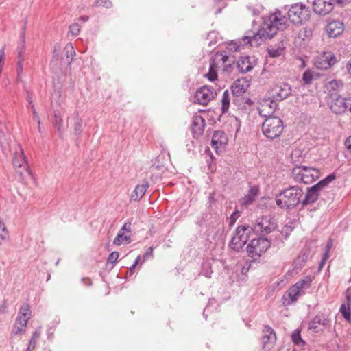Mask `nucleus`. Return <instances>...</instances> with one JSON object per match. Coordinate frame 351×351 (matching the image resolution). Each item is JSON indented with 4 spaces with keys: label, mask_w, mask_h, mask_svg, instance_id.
<instances>
[{
    "label": "nucleus",
    "mask_w": 351,
    "mask_h": 351,
    "mask_svg": "<svg viewBox=\"0 0 351 351\" xmlns=\"http://www.w3.org/2000/svg\"><path fill=\"white\" fill-rule=\"evenodd\" d=\"M291 339L293 342L298 346H303L305 344V341L301 337L300 330L299 329L295 330L292 333Z\"/></svg>",
    "instance_id": "e433bc0d"
},
{
    "label": "nucleus",
    "mask_w": 351,
    "mask_h": 351,
    "mask_svg": "<svg viewBox=\"0 0 351 351\" xmlns=\"http://www.w3.org/2000/svg\"><path fill=\"white\" fill-rule=\"evenodd\" d=\"M240 48V45L237 43L232 42L228 44V49L231 51H239Z\"/></svg>",
    "instance_id": "5fc2aeb1"
},
{
    "label": "nucleus",
    "mask_w": 351,
    "mask_h": 351,
    "mask_svg": "<svg viewBox=\"0 0 351 351\" xmlns=\"http://www.w3.org/2000/svg\"><path fill=\"white\" fill-rule=\"evenodd\" d=\"M119 252H112L110 254V255L108 257V263H110L112 264H114L117 261V260L119 258Z\"/></svg>",
    "instance_id": "a18cd8bd"
},
{
    "label": "nucleus",
    "mask_w": 351,
    "mask_h": 351,
    "mask_svg": "<svg viewBox=\"0 0 351 351\" xmlns=\"http://www.w3.org/2000/svg\"><path fill=\"white\" fill-rule=\"evenodd\" d=\"M258 193V188L257 186H252L249 191V195L254 198Z\"/></svg>",
    "instance_id": "13d9d810"
},
{
    "label": "nucleus",
    "mask_w": 351,
    "mask_h": 351,
    "mask_svg": "<svg viewBox=\"0 0 351 351\" xmlns=\"http://www.w3.org/2000/svg\"><path fill=\"white\" fill-rule=\"evenodd\" d=\"M28 304H23L19 311V315L16 319L13 326L12 333L16 335L25 331L28 320L31 318V311Z\"/></svg>",
    "instance_id": "6e6552de"
},
{
    "label": "nucleus",
    "mask_w": 351,
    "mask_h": 351,
    "mask_svg": "<svg viewBox=\"0 0 351 351\" xmlns=\"http://www.w3.org/2000/svg\"><path fill=\"white\" fill-rule=\"evenodd\" d=\"M277 106V104L274 101H265L263 104L261 105L260 108H258V113L266 119L268 117H272L271 116Z\"/></svg>",
    "instance_id": "aec40b11"
},
{
    "label": "nucleus",
    "mask_w": 351,
    "mask_h": 351,
    "mask_svg": "<svg viewBox=\"0 0 351 351\" xmlns=\"http://www.w3.org/2000/svg\"><path fill=\"white\" fill-rule=\"evenodd\" d=\"M330 324L328 316L324 313L317 314L309 323V329L315 332L323 330Z\"/></svg>",
    "instance_id": "4468645a"
},
{
    "label": "nucleus",
    "mask_w": 351,
    "mask_h": 351,
    "mask_svg": "<svg viewBox=\"0 0 351 351\" xmlns=\"http://www.w3.org/2000/svg\"><path fill=\"white\" fill-rule=\"evenodd\" d=\"M140 259H141V256H138L137 258H136L134 264L130 267L129 270H130V274H133L135 267H136V265H138V263L140 261Z\"/></svg>",
    "instance_id": "680f3d73"
},
{
    "label": "nucleus",
    "mask_w": 351,
    "mask_h": 351,
    "mask_svg": "<svg viewBox=\"0 0 351 351\" xmlns=\"http://www.w3.org/2000/svg\"><path fill=\"white\" fill-rule=\"evenodd\" d=\"M329 106L333 113L336 114H342L346 111V98H344L336 93H331Z\"/></svg>",
    "instance_id": "9d476101"
},
{
    "label": "nucleus",
    "mask_w": 351,
    "mask_h": 351,
    "mask_svg": "<svg viewBox=\"0 0 351 351\" xmlns=\"http://www.w3.org/2000/svg\"><path fill=\"white\" fill-rule=\"evenodd\" d=\"M282 130V121L278 117H268L265 119L262 124L263 134L270 139H274L280 136Z\"/></svg>",
    "instance_id": "20e7f679"
},
{
    "label": "nucleus",
    "mask_w": 351,
    "mask_h": 351,
    "mask_svg": "<svg viewBox=\"0 0 351 351\" xmlns=\"http://www.w3.org/2000/svg\"><path fill=\"white\" fill-rule=\"evenodd\" d=\"M40 336V330L37 329L35 330V332L33 333L32 337L31 338V340L36 343L37 340Z\"/></svg>",
    "instance_id": "052dcab7"
},
{
    "label": "nucleus",
    "mask_w": 351,
    "mask_h": 351,
    "mask_svg": "<svg viewBox=\"0 0 351 351\" xmlns=\"http://www.w3.org/2000/svg\"><path fill=\"white\" fill-rule=\"evenodd\" d=\"M250 60L251 58L250 56H242L238 60L237 66L240 73H245L253 69L254 64Z\"/></svg>",
    "instance_id": "412c9836"
},
{
    "label": "nucleus",
    "mask_w": 351,
    "mask_h": 351,
    "mask_svg": "<svg viewBox=\"0 0 351 351\" xmlns=\"http://www.w3.org/2000/svg\"><path fill=\"white\" fill-rule=\"evenodd\" d=\"M293 228L291 226L285 225L283 227L281 232L285 237H287L290 234Z\"/></svg>",
    "instance_id": "3c124183"
},
{
    "label": "nucleus",
    "mask_w": 351,
    "mask_h": 351,
    "mask_svg": "<svg viewBox=\"0 0 351 351\" xmlns=\"http://www.w3.org/2000/svg\"><path fill=\"white\" fill-rule=\"evenodd\" d=\"M23 32L21 33V38H20V40H19V46H18V48H17V51H18V58H24L23 57V53L24 52V50H25V25L23 26Z\"/></svg>",
    "instance_id": "f704fd0d"
},
{
    "label": "nucleus",
    "mask_w": 351,
    "mask_h": 351,
    "mask_svg": "<svg viewBox=\"0 0 351 351\" xmlns=\"http://www.w3.org/2000/svg\"><path fill=\"white\" fill-rule=\"evenodd\" d=\"M230 106V93L228 90L223 92L222 99H221V111L224 114L228 112Z\"/></svg>",
    "instance_id": "473e14b6"
},
{
    "label": "nucleus",
    "mask_w": 351,
    "mask_h": 351,
    "mask_svg": "<svg viewBox=\"0 0 351 351\" xmlns=\"http://www.w3.org/2000/svg\"><path fill=\"white\" fill-rule=\"evenodd\" d=\"M217 56H221V60L222 61L223 64H225L227 63V62L229 60V56L223 54V52L221 53H217Z\"/></svg>",
    "instance_id": "bf43d9fd"
},
{
    "label": "nucleus",
    "mask_w": 351,
    "mask_h": 351,
    "mask_svg": "<svg viewBox=\"0 0 351 351\" xmlns=\"http://www.w3.org/2000/svg\"><path fill=\"white\" fill-rule=\"evenodd\" d=\"M239 216V212L238 210L234 211L230 217V226L234 225Z\"/></svg>",
    "instance_id": "09e8293b"
},
{
    "label": "nucleus",
    "mask_w": 351,
    "mask_h": 351,
    "mask_svg": "<svg viewBox=\"0 0 351 351\" xmlns=\"http://www.w3.org/2000/svg\"><path fill=\"white\" fill-rule=\"evenodd\" d=\"M303 191L298 186H291L281 191L276 197V203L281 208L291 209L301 202Z\"/></svg>",
    "instance_id": "f03ea898"
},
{
    "label": "nucleus",
    "mask_w": 351,
    "mask_h": 351,
    "mask_svg": "<svg viewBox=\"0 0 351 351\" xmlns=\"http://www.w3.org/2000/svg\"><path fill=\"white\" fill-rule=\"evenodd\" d=\"M342 86L343 83L341 82V81L333 80L327 84L326 88L329 92L337 91Z\"/></svg>",
    "instance_id": "4c0bfd02"
},
{
    "label": "nucleus",
    "mask_w": 351,
    "mask_h": 351,
    "mask_svg": "<svg viewBox=\"0 0 351 351\" xmlns=\"http://www.w3.org/2000/svg\"><path fill=\"white\" fill-rule=\"evenodd\" d=\"M236 232L239 235V238L241 240V241L246 244L247 241L249 240L250 234L252 232H254L252 227L245 225V226H239L237 228Z\"/></svg>",
    "instance_id": "4be33fe9"
},
{
    "label": "nucleus",
    "mask_w": 351,
    "mask_h": 351,
    "mask_svg": "<svg viewBox=\"0 0 351 351\" xmlns=\"http://www.w3.org/2000/svg\"><path fill=\"white\" fill-rule=\"evenodd\" d=\"M302 80L306 84H309L312 82L313 74L310 71H306L302 75Z\"/></svg>",
    "instance_id": "c03bdc74"
},
{
    "label": "nucleus",
    "mask_w": 351,
    "mask_h": 351,
    "mask_svg": "<svg viewBox=\"0 0 351 351\" xmlns=\"http://www.w3.org/2000/svg\"><path fill=\"white\" fill-rule=\"evenodd\" d=\"M287 17L281 12L277 10L265 20L258 36L270 39L276 34L278 30H284L287 27Z\"/></svg>",
    "instance_id": "f257e3e1"
},
{
    "label": "nucleus",
    "mask_w": 351,
    "mask_h": 351,
    "mask_svg": "<svg viewBox=\"0 0 351 351\" xmlns=\"http://www.w3.org/2000/svg\"><path fill=\"white\" fill-rule=\"evenodd\" d=\"M292 177L295 182L309 184L320 177L318 169L306 165L295 166L291 171Z\"/></svg>",
    "instance_id": "7ed1b4c3"
},
{
    "label": "nucleus",
    "mask_w": 351,
    "mask_h": 351,
    "mask_svg": "<svg viewBox=\"0 0 351 351\" xmlns=\"http://www.w3.org/2000/svg\"><path fill=\"white\" fill-rule=\"evenodd\" d=\"M80 32V26L77 23H73L69 27V32L72 36H77Z\"/></svg>",
    "instance_id": "37998d69"
},
{
    "label": "nucleus",
    "mask_w": 351,
    "mask_h": 351,
    "mask_svg": "<svg viewBox=\"0 0 351 351\" xmlns=\"http://www.w3.org/2000/svg\"><path fill=\"white\" fill-rule=\"evenodd\" d=\"M277 227L275 220L271 216L258 217L252 227L254 232L265 236L274 231Z\"/></svg>",
    "instance_id": "423d86ee"
},
{
    "label": "nucleus",
    "mask_w": 351,
    "mask_h": 351,
    "mask_svg": "<svg viewBox=\"0 0 351 351\" xmlns=\"http://www.w3.org/2000/svg\"><path fill=\"white\" fill-rule=\"evenodd\" d=\"M287 14L289 20L293 24L298 25L308 20L309 10L305 5L296 3L289 8Z\"/></svg>",
    "instance_id": "0eeeda50"
},
{
    "label": "nucleus",
    "mask_w": 351,
    "mask_h": 351,
    "mask_svg": "<svg viewBox=\"0 0 351 351\" xmlns=\"http://www.w3.org/2000/svg\"><path fill=\"white\" fill-rule=\"evenodd\" d=\"M244 243L241 241L240 238H239V235L237 232L235 231V234L232 237V240L230 243V247L237 251L239 252L241 249H243L244 246Z\"/></svg>",
    "instance_id": "c85d7f7f"
},
{
    "label": "nucleus",
    "mask_w": 351,
    "mask_h": 351,
    "mask_svg": "<svg viewBox=\"0 0 351 351\" xmlns=\"http://www.w3.org/2000/svg\"><path fill=\"white\" fill-rule=\"evenodd\" d=\"M276 339V334L274 330L268 325L265 326L261 339L263 349L265 351H269L274 347Z\"/></svg>",
    "instance_id": "ddd939ff"
},
{
    "label": "nucleus",
    "mask_w": 351,
    "mask_h": 351,
    "mask_svg": "<svg viewBox=\"0 0 351 351\" xmlns=\"http://www.w3.org/2000/svg\"><path fill=\"white\" fill-rule=\"evenodd\" d=\"M254 200V198H253L252 196H250L249 194H247L243 198L242 204L249 205V204H252Z\"/></svg>",
    "instance_id": "864d4df0"
},
{
    "label": "nucleus",
    "mask_w": 351,
    "mask_h": 351,
    "mask_svg": "<svg viewBox=\"0 0 351 351\" xmlns=\"http://www.w3.org/2000/svg\"><path fill=\"white\" fill-rule=\"evenodd\" d=\"M340 313L346 320L350 321L351 319V303L347 302L346 304H342Z\"/></svg>",
    "instance_id": "7c9ffc66"
},
{
    "label": "nucleus",
    "mask_w": 351,
    "mask_h": 351,
    "mask_svg": "<svg viewBox=\"0 0 351 351\" xmlns=\"http://www.w3.org/2000/svg\"><path fill=\"white\" fill-rule=\"evenodd\" d=\"M345 145L347 147V148L351 151V136L346 139Z\"/></svg>",
    "instance_id": "774afa93"
},
{
    "label": "nucleus",
    "mask_w": 351,
    "mask_h": 351,
    "mask_svg": "<svg viewBox=\"0 0 351 351\" xmlns=\"http://www.w3.org/2000/svg\"><path fill=\"white\" fill-rule=\"evenodd\" d=\"M291 86L287 84H285L278 88V90L276 92V99L280 100L285 99L291 94Z\"/></svg>",
    "instance_id": "cd10ccee"
},
{
    "label": "nucleus",
    "mask_w": 351,
    "mask_h": 351,
    "mask_svg": "<svg viewBox=\"0 0 351 351\" xmlns=\"http://www.w3.org/2000/svg\"><path fill=\"white\" fill-rule=\"evenodd\" d=\"M223 70L227 72H231L232 71V64L231 63H226L223 64Z\"/></svg>",
    "instance_id": "69168bd1"
},
{
    "label": "nucleus",
    "mask_w": 351,
    "mask_h": 351,
    "mask_svg": "<svg viewBox=\"0 0 351 351\" xmlns=\"http://www.w3.org/2000/svg\"><path fill=\"white\" fill-rule=\"evenodd\" d=\"M346 301L351 303V287H349L346 291Z\"/></svg>",
    "instance_id": "e2e57ef3"
},
{
    "label": "nucleus",
    "mask_w": 351,
    "mask_h": 351,
    "mask_svg": "<svg viewBox=\"0 0 351 351\" xmlns=\"http://www.w3.org/2000/svg\"><path fill=\"white\" fill-rule=\"evenodd\" d=\"M149 184L147 182H145L142 184L137 185L131 194L130 199L133 201H139L145 195Z\"/></svg>",
    "instance_id": "5701e85b"
},
{
    "label": "nucleus",
    "mask_w": 351,
    "mask_h": 351,
    "mask_svg": "<svg viewBox=\"0 0 351 351\" xmlns=\"http://www.w3.org/2000/svg\"><path fill=\"white\" fill-rule=\"evenodd\" d=\"M329 255L328 254V252H325L323 254V257L319 264V269L320 270L324 265L326 260L328 258Z\"/></svg>",
    "instance_id": "4d7b16f0"
},
{
    "label": "nucleus",
    "mask_w": 351,
    "mask_h": 351,
    "mask_svg": "<svg viewBox=\"0 0 351 351\" xmlns=\"http://www.w3.org/2000/svg\"><path fill=\"white\" fill-rule=\"evenodd\" d=\"M215 95L216 93L212 87L204 86L197 90L195 99L198 104L206 106Z\"/></svg>",
    "instance_id": "9b49d317"
},
{
    "label": "nucleus",
    "mask_w": 351,
    "mask_h": 351,
    "mask_svg": "<svg viewBox=\"0 0 351 351\" xmlns=\"http://www.w3.org/2000/svg\"><path fill=\"white\" fill-rule=\"evenodd\" d=\"M64 53L67 59L71 58L68 61V64H71L73 60L74 56H75V51L71 43H68L64 47Z\"/></svg>",
    "instance_id": "72a5a7b5"
},
{
    "label": "nucleus",
    "mask_w": 351,
    "mask_h": 351,
    "mask_svg": "<svg viewBox=\"0 0 351 351\" xmlns=\"http://www.w3.org/2000/svg\"><path fill=\"white\" fill-rule=\"evenodd\" d=\"M228 143L227 135L223 131H215L212 136L211 147L217 153L221 152Z\"/></svg>",
    "instance_id": "2eb2a0df"
},
{
    "label": "nucleus",
    "mask_w": 351,
    "mask_h": 351,
    "mask_svg": "<svg viewBox=\"0 0 351 351\" xmlns=\"http://www.w3.org/2000/svg\"><path fill=\"white\" fill-rule=\"evenodd\" d=\"M205 125V120L200 115H195L193 117L191 124V132L194 137H198L203 134Z\"/></svg>",
    "instance_id": "6ab92c4d"
},
{
    "label": "nucleus",
    "mask_w": 351,
    "mask_h": 351,
    "mask_svg": "<svg viewBox=\"0 0 351 351\" xmlns=\"http://www.w3.org/2000/svg\"><path fill=\"white\" fill-rule=\"evenodd\" d=\"M60 49V45L59 43H56L54 46L53 53V60H57L59 58V51Z\"/></svg>",
    "instance_id": "49530a36"
},
{
    "label": "nucleus",
    "mask_w": 351,
    "mask_h": 351,
    "mask_svg": "<svg viewBox=\"0 0 351 351\" xmlns=\"http://www.w3.org/2000/svg\"><path fill=\"white\" fill-rule=\"evenodd\" d=\"M271 246V241L266 237H259L252 239L247 246L248 255L255 259L260 257Z\"/></svg>",
    "instance_id": "39448f33"
},
{
    "label": "nucleus",
    "mask_w": 351,
    "mask_h": 351,
    "mask_svg": "<svg viewBox=\"0 0 351 351\" xmlns=\"http://www.w3.org/2000/svg\"><path fill=\"white\" fill-rule=\"evenodd\" d=\"M303 295L301 291L293 285L282 298V302L284 306L290 305L295 302L298 297Z\"/></svg>",
    "instance_id": "f3484780"
},
{
    "label": "nucleus",
    "mask_w": 351,
    "mask_h": 351,
    "mask_svg": "<svg viewBox=\"0 0 351 351\" xmlns=\"http://www.w3.org/2000/svg\"><path fill=\"white\" fill-rule=\"evenodd\" d=\"M309 256V252H308L307 250H302L300 253L298 261L302 262V263H300V265H303L304 263L306 262V261L308 258Z\"/></svg>",
    "instance_id": "79ce46f5"
},
{
    "label": "nucleus",
    "mask_w": 351,
    "mask_h": 351,
    "mask_svg": "<svg viewBox=\"0 0 351 351\" xmlns=\"http://www.w3.org/2000/svg\"><path fill=\"white\" fill-rule=\"evenodd\" d=\"M19 60L17 62V66H16V72L18 75H22L23 73V62L24 60V58H18Z\"/></svg>",
    "instance_id": "8fccbe9b"
},
{
    "label": "nucleus",
    "mask_w": 351,
    "mask_h": 351,
    "mask_svg": "<svg viewBox=\"0 0 351 351\" xmlns=\"http://www.w3.org/2000/svg\"><path fill=\"white\" fill-rule=\"evenodd\" d=\"M73 121L72 128L73 130V133L75 136H80L83 131V121L79 117L78 113H76L75 116L71 119Z\"/></svg>",
    "instance_id": "393cba45"
},
{
    "label": "nucleus",
    "mask_w": 351,
    "mask_h": 351,
    "mask_svg": "<svg viewBox=\"0 0 351 351\" xmlns=\"http://www.w3.org/2000/svg\"><path fill=\"white\" fill-rule=\"evenodd\" d=\"M246 91V88L242 84H240V81L235 82L232 86V93L234 96L242 95Z\"/></svg>",
    "instance_id": "2f4dec72"
},
{
    "label": "nucleus",
    "mask_w": 351,
    "mask_h": 351,
    "mask_svg": "<svg viewBox=\"0 0 351 351\" xmlns=\"http://www.w3.org/2000/svg\"><path fill=\"white\" fill-rule=\"evenodd\" d=\"M153 255V248L149 247L147 249L145 253L143 256V261L145 262L149 257Z\"/></svg>",
    "instance_id": "603ef678"
},
{
    "label": "nucleus",
    "mask_w": 351,
    "mask_h": 351,
    "mask_svg": "<svg viewBox=\"0 0 351 351\" xmlns=\"http://www.w3.org/2000/svg\"><path fill=\"white\" fill-rule=\"evenodd\" d=\"M215 65V64L214 61L213 62L210 63L209 72L206 75L207 78L211 82H214L217 80V72L214 70Z\"/></svg>",
    "instance_id": "a19ab883"
},
{
    "label": "nucleus",
    "mask_w": 351,
    "mask_h": 351,
    "mask_svg": "<svg viewBox=\"0 0 351 351\" xmlns=\"http://www.w3.org/2000/svg\"><path fill=\"white\" fill-rule=\"evenodd\" d=\"M346 110H348L351 112V95L346 97Z\"/></svg>",
    "instance_id": "0e129e2a"
},
{
    "label": "nucleus",
    "mask_w": 351,
    "mask_h": 351,
    "mask_svg": "<svg viewBox=\"0 0 351 351\" xmlns=\"http://www.w3.org/2000/svg\"><path fill=\"white\" fill-rule=\"evenodd\" d=\"M336 178V176L334 173L329 174L325 178L322 179L314 186L322 193L324 191V189L328 186L329 183L332 182Z\"/></svg>",
    "instance_id": "bb28decb"
},
{
    "label": "nucleus",
    "mask_w": 351,
    "mask_h": 351,
    "mask_svg": "<svg viewBox=\"0 0 351 351\" xmlns=\"http://www.w3.org/2000/svg\"><path fill=\"white\" fill-rule=\"evenodd\" d=\"M337 62V58L332 52H324L315 61V66L319 69L327 70Z\"/></svg>",
    "instance_id": "1a4fd4ad"
},
{
    "label": "nucleus",
    "mask_w": 351,
    "mask_h": 351,
    "mask_svg": "<svg viewBox=\"0 0 351 351\" xmlns=\"http://www.w3.org/2000/svg\"><path fill=\"white\" fill-rule=\"evenodd\" d=\"M95 7H104L107 9L112 8L113 4L110 0H95L93 4Z\"/></svg>",
    "instance_id": "ea45409f"
},
{
    "label": "nucleus",
    "mask_w": 351,
    "mask_h": 351,
    "mask_svg": "<svg viewBox=\"0 0 351 351\" xmlns=\"http://www.w3.org/2000/svg\"><path fill=\"white\" fill-rule=\"evenodd\" d=\"M36 344V343L30 339L28 344V347L27 348V351H31L32 350H33L35 348Z\"/></svg>",
    "instance_id": "338daca9"
},
{
    "label": "nucleus",
    "mask_w": 351,
    "mask_h": 351,
    "mask_svg": "<svg viewBox=\"0 0 351 351\" xmlns=\"http://www.w3.org/2000/svg\"><path fill=\"white\" fill-rule=\"evenodd\" d=\"M321 193H322L314 185L307 188L306 193L305 194L304 198L302 199L301 204L303 206H305L315 203L318 199Z\"/></svg>",
    "instance_id": "a211bd4d"
},
{
    "label": "nucleus",
    "mask_w": 351,
    "mask_h": 351,
    "mask_svg": "<svg viewBox=\"0 0 351 351\" xmlns=\"http://www.w3.org/2000/svg\"><path fill=\"white\" fill-rule=\"evenodd\" d=\"M312 8L316 14L326 16L333 10V0H313Z\"/></svg>",
    "instance_id": "f8f14e48"
},
{
    "label": "nucleus",
    "mask_w": 351,
    "mask_h": 351,
    "mask_svg": "<svg viewBox=\"0 0 351 351\" xmlns=\"http://www.w3.org/2000/svg\"><path fill=\"white\" fill-rule=\"evenodd\" d=\"M312 280L310 276L305 277L304 279L298 281L295 284V286L299 289L300 291L302 293V294L304 293L305 290L308 289L311 285Z\"/></svg>",
    "instance_id": "c756f323"
},
{
    "label": "nucleus",
    "mask_w": 351,
    "mask_h": 351,
    "mask_svg": "<svg viewBox=\"0 0 351 351\" xmlns=\"http://www.w3.org/2000/svg\"><path fill=\"white\" fill-rule=\"evenodd\" d=\"M7 235V231L5 224L0 220V237L5 239Z\"/></svg>",
    "instance_id": "de8ad7c7"
},
{
    "label": "nucleus",
    "mask_w": 351,
    "mask_h": 351,
    "mask_svg": "<svg viewBox=\"0 0 351 351\" xmlns=\"http://www.w3.org/2000/svg\"><path fill=\"white\" fill-rule=\"evenodd\" d=\"M52 123L53 127L56 129L57 132H58L59 136L62 137L63 134V120L59 112L56 111L54 112Z\"/></svg>",
    "instance_id": "a878e982"
},
{
    "label": "nucleus",
    "mask_w": 351,
    "mask_h": 351,
    "mask_svg": "<svg viewBox=\"0 0 351 351\" xmlns=\"http://www.w3.org/2000/svg\"><path fill=\"white\" fill-rule=\"evenodd\" d=\"M120 230L123 232H130L132 231V223L130 222L125 223Z\"/></svg>",
    "instance_id": "6e6d98bb"
},
{
    "label": "nucleus",
    "mask_w": 351,
    "mask_h": 351,
    "mask_svg": "<svg viewBox=\"0 0 351 351\" xmlns=\"http://www.w3.org/2000/svg\"><path fill=\"white\" fill-rule=\"evenodd\" d=\"M130 241V236L125 234L123 232H121V230H119L117 237L114 239V244L117 245H120L123 243V241Z\"/></svg>",
    "instance_id": "c9c22d12"
},
{
    "label": "nucleus",
    "mask_w": 351,
    "mask_h": 351,
    "mask_svg": "<svg viewBox=\"0 0 351 351\" xmlns=\"http://www.w3.org/2000/svg\"><path fill=\"white\" fill-rule=\"evenodd\" d=\"M13 165L15 168H22L27 171V158L21 150L19 154H16L13 158Z\"/></svg>",
    "instance_id": "b1692460"
},
{
    "label": "nucleus",
    "mask_w": 351,
    "mask_h": 351,
    "mask_svg": "<svg viewBox=\"0 0 351 351\" xmlns=\"http://www.w3.org/2000/svg\"><path fill=\"white\" fill-rule=\"evenodd\" d=\"M326 30L329 37L337 38L344 31V25L339 20H335L328 23Z\"/></svg>",
    "instance_id": "dca6fc26"
},
{
    "label": "nucleus",
    "mask_w": 351,
    "mask_h": 351,
    "mask_svg": "<svg viewBox=\"0 0 351 351\" xmlns=\"http://www.w3.org/2000/svg\"><path fill=\"white\" fill-rule=\"evenodd\" d=\"M284 47L281 46L278 47H272L271 46L269 48H268V53L270 57L276 58L278 57L281 55L282 51H283Z\"/></svg>",
    "instance_id": "58836bf2"
}]
</instances>
